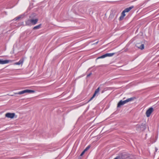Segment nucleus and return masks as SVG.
Returning a JSON list of instances; mask_svg holds the SVG:
<instances>
[{
    "label": "nucleus",
    "instance_id": "nucleus-1",
    "mask_svg": "<svg viewBox=\"0 0 159 159\" xmlns=\"http://www.w3.org/2000/svg\"><path fill=\"white\" fill-rule=\"evenodd\" d=\"M135 99V97H134L128 98L126 100L123 101H122V100H121L118 103L117 107H120L121 106L124 105V104L127 103L128 102L133 101Z\"/></svg>",
    "mask_w": 159,
    "mask_h": 159
},
{
    "label": "nucleus",
    "instance_id": "nucleus-2",
    "mask_svg": "<svg viewBox=\"0 0 159 159\" xmlns=\"http://www.w3.org/2000/svg\"><path fill=\"white\" fill-rule=\"evenodd\" d=\"M38 21V19H29L26 21L25 24L26 25H31L36 24Z\"/></svg>",
    "mask_w": 159,
    "mask_h": 159
},
{
    "label": "nucleus",
    "instance_id": "nucleus-3",
    "mask_svg": "<svg viewBox=\"0 0 159 159\" xmlns=\"http://www.w3.org/2000/svg\"><path fill=\"white\" fill-rule=\"evenodd\" d=\"M35 92V91L33 90H29V89H26L24 90H22V91L19 92L17 93H15V94H17L21 95L22 94H24L25 93H34Z\"/></svg>",
    "mask_w": 159,
    "mask_h": 159
},
{
    "label": "nucleus",
    "instance_id": "nucleus-4",
    "mask_svg": "<svg viewBox=\"0 0 159 159\" xmlns=\"http://www.w3.org/2000/svg\"><path fill=\"white\" fill-rule=\"evenodd\" d=\"M122 159H132V156L128 153H124L121 156Z\"/></svg>",
    "mask_w": 159,
    "mask_h": 159
},
{
    "label": "nucleus",
    "instance_id": "nucleus-5",
    "mask_svg": "<svg viewBox=\"0 0 159 159\" xmlns=\"http://www.w3.org/2000/svg\"><path fill=\"white\" fill-rule=\"evenodd\" d=\"M100 90V87H98L95 91L93 96L90 98L89 101L92 100L96 95L98 96L99 94V92Z\"/></svg>",
    "mask_w": 159,
    "mask_h": 159
},
{
    "label": "nucleus",
    "instance_id": "nucleus-6",
    "mask_svg": "<svg viewBox=\"0 0 159 159\" xmlns=\"http://www.w3.org/2000/svg\"><path fill=\"white\" fill-rule=\"evenodd\" d=\"M153 111V108L152 107L149 108L146 111V116L147 117H149Z\"/></svg>",
    "mask_w": 159,
    "mask_h": 159
},
{
    "label": "nucleus",
    "instance_id": "nucleus-7",
    "mask_svg": "<svg viewBox=\"0 0 159 159\" xmlns=\"http://www.w3.org/2000/svg\"><path fill=\"white\" fill-rule=\"evenodd\" d=\"M15 115V113H7L5 114V116L7 118L12 119L14 117Z\"/></svg>",
    "mask_w": 159,
    "mask_h": 159
},
{
    "label": "nucleus",
    "instance_id": "nucleus-8",
    "mask_svg": "<svg viewBox=\"0 0 159 159\" xmlns=\"http://www.w3.org/2000/svg\"><path fill=\"white\" fill-rule=\"evenodd\" d=\"M116 12V10L114 9L112 10L111 11L109 17L111 18H113L114 17Z\"/></svg>",
    "mask_w": 159,
    "mask_h": 159
},
{
    "label": "nucleus",
    "instance_id": "nucleus-9",
    "mask_svg": "<svg viewBox=\"0 0 159 159\" xmlns=\"http://www.w3.org/2000/svg\"><path fill=\"white\" fill-rule=\"evenodd\" d=\"M136 47L140 49L141 50H143L144 48V45L143 44H141L140 43H137L136 44Z\"/></svg>",
    "mask_w": 159,
    "mask_h": 159
},
{
    "label": "nucleus",
    "instance_id": "nucleus-10",
    "mask_svg": "<svg viewBox=\"0 0 159 159\" xmlns=\"http://www.w3.org/2000/svg\"><path fill=\"white\" fill-rule=\"evenodd\" d=\"M11 60H2L0 59V64H4L6 63H9V62H11Z\"/></svg>",
    "mask_w": 159,
    "mask_h": 159
},
{
    "label": "nucleus",
    "instance_id": "nucleus-11",
    "mask_svg": "<svg viewBox=\"0 0 159 159\" xmlns=\"http://www.w3.org/2000/svg\"><path fill=\"white\" fill-rule=\"evenodd\" d=\"M24 61V59L21 58L19 60L18 62L15 63L14 64L15 65H22Z\"/></svg>",
    "mask_w": 159,
    "mask_h": 159
},
{
    "label": "nucleus",
    "instance_id": "nucleus-12",
    "mask_svg": "<svg viewBox=\"0 0 159 159\" xmlns=\"http://www.w3.org/2000/svg\"><path fill=\"white\" fill-rule=\"evenodd\" d=\"M23 15H20L19 16L17 17H16L15 19L13 20L14 21H16L17 20H19L21 18H23Z\"/></svg>",
    "mask_w": 159,
    "mask_h": 159
},
{
    "label": "nucleus",
    "instance_id": "nucleus-13",
    "mask_svg": "<svg viewBox=\"0 0 159 159\" xmlns=\"http://www.w3.org/2000/svg\"><path fill=\"white\" fill-rule=\"evenodd\" d=\"M134 8V6H131L129 7V8H126L124 10V11L125 12H129L131 9H132L133 8Z\"/></svg>",
    "mask_w": 159,
    "mask_h": 159
},
{
    "label": "nucleus",
    "instance_id": "nucleus-14",
    "mask_svg": "<svg viewBox=\"0 0 159 159\" xmlns=\"http://www.w3.org/2000/svg\"><path fill=\"white\" fill-rule=\"evenodd\" d=\"M41 26V24H39L36 26L34 27V28H33V29H39L40 28Z\"/></svg>",
    "mask_w": 159,
    "mask_h": 159
},
{
    "label": "nucleus",
    "instance_id": "nucleus-15",
    "mask_svg": "<svg viewBox=\"0 0 159 159\" xmlns=\"http://www.w3.org/2000/svg\"><path fill=\"white\" fill-rule=\"evenodd\" d=\"M106 57H111L115 54V53H106Z\"/></svg>",
    "mask_w": 159,
    "mask_h": 159
},
{
    "label": "nucleus",
    "instance_id": "nucleus-16",
    "mask_svg": "<svg viewBox=\"0 0 159 159\" xmlns=\"http://www.w3.org/2000/svg\"><path fill=\"white\" fill-rule=\"evenodd\" d=\"M106 57V54H105L100 57H98L97 58V59H100V58H105Z\"/></svg>",
    "mask_w": 159,
    "mask_h": 159
},
{
    "label": "nucleus",
    "instance_id": "nucleus-17",
    "mask_svg": "<svg viewBox=\"0 0 159 159\" xmlns=\"http://www.w3.org/2000/svg\"><path fill=\"white\" fill-rule=\"evenodd\" d=\"M125 12L123 11L121 13V16L124 17L125 16Z\"/></svg>",
    "mask_w": 159,
    "mask_h": 159
},
{
    "label": "nucleus",
    "instance_id": "nucleus-18",
    "mask_svg": "<svg viewBox=\"0 0 159 159\" xmlns=\"http://www.w3.org/2000/svg\"><path fill=\"white\" fill-rule=\"evenodd\" d=\"M90 148V146H87L86 148L84 150V151L85 152L88 150Z\"/></svg>",
    "mask_w": 159,
    "mask_h": 159
},
{
    "label": "nucleus",
    "instance_id": "nucleus-19",
    "mask_svg": "<svg viewBox=\"0 0 159 159\" xmlns=\"http://www.w3.org/2000/svg\"><path fill=\"white\" fill-rule=\"evenodd\" d=\"M124 17V16H121L120 17V20H123V19Z\"/></svg>",
    "mask_w": 159,
    "mask_h": 159
},
{
    "label": "nucleus",
    "instance_id": "nucleus-20",
    "mask_svg": "<svg viewBox=\"0 0 159 159\" xmlns=\"http://www.w3.org/2000/svg\"><path fill=\"white\" fill-rule=\"evenodd\" d=\"M85 152L84 150L80 154V156H82L84 154Z\"/></svg>",
    "mask_w": 159,
    "mask_h": 159
},
{
    "label": "nucleus",
    "instance_id": "nucleus-21",
    "mask_svg": "<svg viewBox=\"0 0 159 159\" xmlns=\"http://www.w3.org/2000/svg\"><path fill=\"white\" fill-rule=\"evenodd\" d=\"M92 75V73H90L87 75V77H89Z\"/></svg>",
    "mask_w": 159,
    "mask_h": 159
},
{
    "label": "nucleus",
    "instance_id": "nucleus-22",
    "mask_svg": "<svg viewBox=\"0 0 159 159\" xmlns=\"http://www.w3.org/2000/svg\"><path fill=\"white\" fill-rule=\"evenodd\" d=\"M155 152H157V150H158V148H157L156 147H155Z\"/></svg>",
    "mask_w": 159,
    "mask_h": 159
},
{
    "label": "nucleus",
    "instance_id": "nucleus-23",
    "mask_svg": "<svg viewBox=\"0 0 159 159\" xmlns=\"http://www.w3.org/2000/svg\"><path fill=\"white\" fill-rule=\"evenodd\" d=\"M98 42H96V43H94V44H97L98 43Z\"/></svg>",
    "mask_w": 159,
    "mask_h": 159
},
{
    "label": "nucleus",
    "instance_id": "nucleus-24",
    "mask_svg": "<svg viewBox=\"0 0 159 159\" xmlns=\"http://www.w3.org/2000/svg\"><path fill=\"white\" fill-rule=\"evenodd\" d=\"M23 22H22V24H21V25L22 24H23Z\"/></svg>",
    "mask_w": 159,
    "mask_h": 159
}]
</instances>
